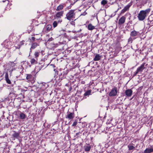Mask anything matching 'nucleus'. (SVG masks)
<instances>
[{
    "label": "nucleus",
    "instance_id": "nucleus-32",
    "mask_svg": "<svg viewBox=\"0 0 153 153\" xmlns=\"http://www.w3.org/2000/svg\"><path fill=\"white\" fill-rule=\"evenodd\" d=\"M4 74V73H2L0 72V81L3 79V76Z\"/></svg>",
    "mask_w": 153,
    "mask_h": 153
},
{
    "label": "nucleus",
    "instance_id": "nucleus-30",
    "mask_svg": "<svg viewBox=\"0 0 153 153\" xmlns=\"http://www.w3.org/2000/svg\"><path fill=\"white\" fill-rule=\"evenodd\" d=\"M81 132H79L78 133H76V135L75 136V137H76V138H78L79 136L80 135V134H81Z\"/></svg>",
    "mask_w": 153,
    "mask_h": 153
},
{
    "label": "nucleus",
    "instance_id": "nucleus-38",
    "mask_svg": "<svg viewBox=\"0 0 153 153\" xmlns=\"http://www.w3.org/2000/svg\"><path fill=\"white\" fill-rule=\"evenodd\" d=\"M53 70L55 72V75H58V71L56 70L55 69H54Z\"/></svg>",
    "mask_w": 153,
    "mask_h": 153
},
{
    "label": "nucleus",
    "instance_id": "nucleus-1",
    "mask_svg": "<svg viewBox=\"0 0 153 153\" xmlns=\"http://www.w3.org/2000/svg\"><path fill=\"white\" fill-rule=\"evenodd\" d=\"M150 11V8L147 9L145 10H141L137 16L138 20L140 21L144 20Z\"/></svg>",
    "mask_w": 153,
    "mask_h": 153
},
{
    "label": "nucleus",
    "instance_id": "nucleus-20",
    "mask_svg": "<svg viewBox=\"0 0 153 153\" xmlns=\"http://www.w3.org/2000/svg\"><path fill=\"white\" fill-rule=\"evenodd\" d=\"M87 28L89 30H92L95 28V27L92 25L91 24H89Z\"/></svg>",
    "mask_w": 153,
    "mask_h": 153
},
{
    "label": "nucleus",
    "instance_id": "nucleus-7",
    "mask_svg": "<svg viewBox=\"0 0 153 153\" xmlns=\"http://www.w3.org/2000/svg\"><path fill=\"white\" fill-rule=\"evenodd\" d=\"M74 117V114L73 112H68V114L66 116V118H68L69 120H71L73 119Z\"/></svg>",
    "mask_w": 153,
    "mask_h": 153
},
{
    "label": "nucleus",
    "instance_id": "nucleus-24",
    "mask_svg": "<svg viewBox=\"0 0 153 153\" xmlns=\"http://www.w3.org/2000/svg\"><path fill=\"white\" fill-rule=\"evenodd\" d=\"M62 22V20H59L58 22L57 21H54L53 23V25L54 27H56L57 26V24L58 23H61Z\"/></svg>",
    "mask_w": 153,
    "mask_h": 153
},
{
    "label": "nucleus",
    "instance_id": "nucleus-45",
    "mask_svg": "<svg viewBox=\"0 0 153 153\" xmlns=\"http://www.w3.org/2000/svg\"><path fill=\"white\" fill-rule=\"evenodd\" d=\"M137 1H139L140 0H136Z\"/></svg>",
    "mask_w": 153,
    "mask_h": 153
},
{
    "label": "nucleus",
    "instance_id": "nucleus-15",
    "mask_svg": "<svg viewBox=\"0 0 153 153\" xmlns=\"http://www.w3.org/2000/svg\"><path fill=\"white\" fill-rule=\"evenodd\" d=\"M13 133L12 134V136L16 138H18L19 137L20 133L19 132H17L16 131H13Z\"/></svg>",
    "mask_w": 153,
    "mask_h": 153
},
{
    "label": "nucleus",
    "instance_id": "nucleus-34",
    "mask_svg": "<svg viewBox=\"0 0 153 153\" xmlns=\"http://www.w3.org/2000/svg\"><path fill=\"white\" fill-rule=\"evenodd\" d=\"M139 72L138 71H137V70L136 71H135V72L134 73L133 76H135L137 74H139Z\"/></svg>",
    "mask_w": 153,
    "mask_h": 153
},
{
    "label": "nucleus",
    "instance_id": "nucleus-19",
    "mask_svg": "<svg viewBox=\"0 0 153 153\" xmlns=\"http://www.w3.org/2000/svg\"><path fill=\"white\" fill-rule=\"evenodd\" d=\"M153 152V149L147 148L144 151V153H150Z\"/></svg>",
    "mask_w": 153,
    "mask_h": 153
},
{
    "label": "nucleus",
    "instance_id": "nucleus-35",
    "mask_svg": "<svg viewBox=\"0 0 153 153\" xmlns=\"http://www.w3.org/2000/svg\"><path fill=\"white\" fill-rule=\"evenodd\" d=\"M62 73H63V76H65L68 73V72L63 71L62 72Z\"/></svg>",
    "mask_w": 153,
    "mask_h": 153
},
{
    "label": "nucleus",
    "instance_id": "nucleus-29",
    "mask_svg": "<svg viewBox=\"0 0 153 153\" xmlns=\"http://www.w3.org/2000/svg\"><path fill=\"white\" fill-rule=\"evenodd\" d=\"M39 39L36 38V37H32L31 39V41L33 42H35L36 41V40H38Z\"/></svg>",
    "mask_w": 153,
    "mask_h": 153
},
{
    "label": "nucleus",
    "instance_id": "nucleus-5",
    "mask_svg": "<svg viewBox=\"0 0 153 153\" xmlns=\"http://www.w3.org/2000/svg\"><path fill=\"white\" fill-rule=\"evenodd\" d=\"M139 32L134 30L131 31L130 35L131 37L133 38V39H135L139 36Z\"/></svg>",
    "mask_w": 153,
    "mask_h": 153
},
{
    "label": "nucleus",
    "instance_id": "nucleus-8",
    "mask_svg": "<svg viewBox=\"0 0 153 153\" xmlns=\"http://www.w3.org/2000/svg\"><path fill=\"white\" fill-rule=\"evenodd\" d=\"M132 91L131 89H128L126 90L125 94L127 97H131L132 94Z\"/></svg>",
    "mask_w": 153,
    "mask_h": 153
},
{
    "label": "nucleus",
    "instance_id": "nucleus-10",
    "mask_svg": "<svg viewBox=\"0 0 153 153\" xmlns=\"http://www.w3.org/2000/svg\"><path fill=\"white\" fill-rule=\"evenodd\" d=\"M39 42H34L32 44L31 46L30 49V52H31V51L33 50L37 46H39Z\"/></svg>",
    "mask_w": 153,
    "mask_h": 153
},
{
    "label": "nucleus",
    "instance_id": "nucleus-46",
    "mask_svg": "<svg viewBox=\"0 0 153 153\" xmlns=\"http://www.w3.org/2000/svg\"><path fill=\"white\" fill-rule=\"evenodd\" d=\"M153 22V21H151L150 22V23H151V22Z\"/></svg>",
    "mask_w": 153,
    "mask_h": 153
},
{
    "label": "nucleus",
    "instance_id": "nucleus-17",
    "mask_svg": "<svg viewBox=\"0 0 153 153\" xmlns=\"http://www.w3.org/2000/svg\"><path fill=\"white\" fill-rule=\"evenodd\" d=\"M19 116L20 119L22 120H24L26 117V115L21 112H20Z\"/></svg>",
    "mask_w": 153,
    "mask_h": 153
},
{
    "label": "nucleus",
    "instance_id": "nucleus-40",
    "mask_svg": "<svg viewBox=\"0 0 153 153\" xmlns=\"http://www.w3.org/2000/svg\"><path fill=\"white\" fill-rule=\"evenodd\" d=\"M24 42H25V41H22L21 42H20V45L21 46L22 45H23L24 44Z\"/></svg>",
    "mask_w": 153,
    "mask_h": 153
},
{
    "label": "nucleus",
    "instance_id": "nucleus-16",
    "mask_svg": "<svg viewBox=\"0 0 153 153\" xmlns=\"http://www.w3.org/2000/svg\"><path fill=\"white\" fill-rule=\"evenodd\" d=\"M102 56L101 55H100L99 54H97L96 55L95 57L94 58V61H97L99 60Z\"/></svg>",
    "mask_w": 153,
    "mask_h": 153
},
{
    "label": "nucleus",
    "instance_id": "nucleus-27",
    "mask_svg": "<svg viewBox=\"0 0 153 153\" xmlns=\"http://www.w3.org/2000/svg\"><path fill=\"white\" fill-rule=\"evenodd\" d=\"M15 70V68H14L13 67H10V69L9 70H8V71H9V72L10 73V75L11 76V74H12V71L14 70Z\"/></svg>",
    "mask_w": 153,
    "mask_h": 153
},
{
    "label": "nucleus",
    "instance_id": "nucleus-28",
    "mask_svg": "<svg viewBox=\"0 0 153 153\" xmlns=\"http://www.w3.org/2000/svg\"><path fill=\"white\" fill-rule=\"evenodd\" d=\"M107 3V1L106 0H103L101 2V4L103 6L105 5Z\"/></svg>",
    "mask_w": 153,
    "mask_h": 153
},
{
    "label": "nucleus",
    "instance_id": "nucleus-22",
    "mask_svg": "<svg viewBox=\"0 0 153 153\" xmlns=\"http://www.w3.org/2000/svg\"><path fill=\"white\" fill-rule=\"evenodd\" d=\"M134 145L133 143L128 145V150H131L134 149L135 147L134 146Z\"/></svg>",
    "mask_w": 153,
    "mask_h": 153
},
{
    "label": "nucleus",
    "instance_id": "nucleus-44",
    "mask_svg": "<svg viewBox=\"0 0 153 153\" xmlns=\"http://www.w3.org/2000/svg\"><path fill=\"white\" fill-rule=\"evenodd\" d=\"M134 97H132L131 99V100H132V99Z\"/></svg>",
    "mask_w": 153,
    "mask_h": 153
},
{
    "label": "nucleus",
    "instance_id": "nucleus-47",
    "mask_svg": "<svg viewBox=\"0 0 153 153\" xmlns=\"http://www.w3.org/2000/svg\"><path fill=\"white\" fill-rule=\"evenodd\" d=\"M152 24H153V22L152 23Z\"/></svg>",
    "mask_w": 153,
    "mask_h": 153
},
{
    "label": "nucleus",
    "instance_id": "nucleus-2",
    "mask_svg": "<svg viewBox=\"0 0 153 153\" xmlns=\"http://www.w3.org/2000/svg\"><path fill=\"white\" fill-rule=\"evenodd\" d=\"M74 10H70L66 15V18L68 20L70 21L71 20H73L75 18V13H74Z\"/></svg>",
    "mask_w": 153,
    "mask_h": 153
},
{
    "label": "nucleus",
    "instance_id": "nucleus-6",
    "mask_svg": "<svg viewBox=\"0 0 153 153\" xmlns=\"http://www.w3.org/2000/svg\"><path fill=\"white\" fill-rule=\"evenodd\" d=\"M132 5V2L128 4H127L126 6L124 8L121 10V14L123 13L126 11L128 10L130 7Z\"/></svg>",
    "mask_w": 153,
    "mask_h": 153
},
{
    "label": "nucleus",
    "instance_id": "nucleus-26",
    "mask_svg": "<svg viewBox=\"0 0 153 153\" xmlns=\"http://www.w3.org/2000/svg\"><path fill=\"white\" fill-rule=\"evenodd\" d=\"M134 39H133V38L130 37L128 39V43L130 44L132 43Z\"/></svg>",
    "mask_w": 153,
    "mask_h": 153
},
{
    "label": "nucleus",
    "instance_id": "nucleus-13",
    "mask_svg": "<svg viewBox=\"0 0 153 153\" xmlns=\"http://www.w3.org/2000/svg\"><path fill=\"white\" fill-rule=\"evenodd\" d=\"M87 145L84 146V150L85 152H89L91 149V146L90 144H87Z\"/></svg>",
    "mask_w": 153,
    "mask_h": 153
},
{
    "label": "nucleus",
    "instance_id": "nucleus-37",
    "mask_svg": "<svg viewBox=\"0 0 153 153\" xmlns=\"http://www.w3.org/2000/svg\"><path fill=\"white\" fill-rule=\"evenodd\" d=\"M77 122L76 121H74L73 123L72 126H76L77 125Z\"/></svg>",
    "mask_w": 153,
    "mask_h": 153
},
{
    "label": "nucleus",
    "instance_id": "nucleus-48",
    "mask_svg": "<svg viewBox=\"0 0 153 153\" xmlns=\"http://www.w3.org/2000/svg\"><path fill=\"white\" fill-rule=\"evenodd\" d=\"M61 70V69H60V71Z\"/></svg>",
    "mask_w": 153,
    "mask_h": 153
},
{
    "label": "nucleus",
    "instance_id": "nucleus-11",
    "mask_svg": "<svg viewBox=\"0 0 153 153\" xmlns=\"http://www.w3.org/2000/svg\"><path fill=\"white\" fill-rule=\"evenodd\" d=\"M52 26L51 25H47L45 28V30L47 33L52 30Z\"/></svg>",
    "mask_w": 153,
    "mask_h": 153
},
{
    "label": "nucleus",
    "instance_id": "nucleus-39",
    "mask_svg": "<svg viewBox=\"0 0 153 153\" xmlns=\"http://www.w3.org/2000/svg\"><path fill=\"white\" fill-rule=\"evenodd\" d=\"M86 14H87V13L85 12V11L83 13L81 14V15H82V16H85Z\"/></svg>",
    "mask_w": 153,
    "mask_h": 153
},
{
    "label": "nucleus",
    "instance_id": "nucleus-31",
    "mask_svg": "<svg viewBox=\"0 0 153 153\" xmlns=\"http://www.w3.org/2000/svg\"><path fill=\"white\" fill-rule=\"evenodd\" d=\"M35 58L36 59L39 56V52H36L34 54Z\"/></svg>",
    "mask_w": 153,
    "mask_h": 153
},
{
    "label": "nucleus",
    "instance_id": "nucleus-33",
    "mask_svg": "<svg viewBox=\"0 0 153 153\" xmlns=\"http://www.w3.org/2000/svg\"><path fill=\"white\" fill-rule=\"evenodd\" d=\"M148 0H143L141 2L142 4L144 5L147 3Z\"/></svg>",
    "mask_w": 153,
    "mask_h": 153
},
{
    "label": "nucleus",
    "instance_id": "nucleus-14",
    "mask_svg": "<svg viewBox=\"0 0 153 153\" xmlns=\"http://www.w3.org/2000/svg\"><path fill=\"white\" fill-rule=\"evenodd\" d=\"M91 90H89L85 92L83 95L84 98H86V97H88L89 95H91Z\"/></svg>",
    "mask_w": 153,
    "mask_h": 153
},
{
    "label": "nucleus",
    "instance_id": "nucleus-43",
    "mask_svg": "<svg viewBox=\"0 0 153 153\" xmlns=\"http://www.w3.org/2000/svg\"><path fill=\"white\" fill-rule=\"evenodd\" d=\"M51 65L52 66V67L54 68L55 67V66L53 64H51Z\"/></svg>",
    "mask_w": 153,
    "mask_h": 153
},
{
    "label": "nucleus",
    "instance_id": "nucleus-4",
    "mask_svg": "<svg viewBox=\"0 0 153 153\" xmlns=\"http://www.w3.org/2000/svg\"><path fill=\"white\" fill-rule=\"evenodd\" d=\"M117 89L116 87H114L110 92L109 95L110 97L115 96L117 95Z\"/></svg>",
    "mask_w": 153,
    "mask_h": 153
},
{
    "label": "nucleus",
    "instance_id": "nucleus-41",
    "mask_svg": "<svg viewBox=\"0 0 153 153\" xmlns=\"http://www.w3.org/2000/svg\"><path fill=\"white\" fill-rule=\"evenodd\" d=\"M42 90H44L45 89V88H44V87L45 86V85L42 84Z\"/></svg>",
    "mask_w": 153,
    "mask_h": 153
},
{
    "label": "nucleus",
    "instance_id": "nucleus-12",
    "mask_svg": "<svg viewBox=\"0 0 153 153\" xmlns=\"http://www.w3.org/2000/svg\"><path fill=\"white\" fill-rule=\"evenodd\" d=\"M5 80L7 83L8 84H10L11 83V81L9 79L8 73L7 72H6L5 73Z\"/></svg>",
    "mask_w": 153,
    "mask_h": 153
},
{
    "label": "nucleus",
    "instance_id": "nucleus-3",
    "mask_svg": "<svg viewBox=\"0 0 153 153\" xmlns=\"http://www.w3.org/2000/svg\"><path fill=\"white\" fill-rule=\"evenodd\" d=\"M147 65L145 62H143L140 67L137 68V70L139 73L141 74L143 70L146 68V67Z\"/></svg>",
    "mask_w": 153,
    "mask_h": 153
},
{
    "label": "nucleus",
    "instance_id": "nucleus-23",
    "mask_svg": "<svg viewBox=\"0 0 153 153\" xmlns=\"http://www.w3.org/2000/svg\"><path fill=\"white\" fill-rule=\"evenodd\" d=\"M37 58L34 59L33 58L30 60V62L31 64H34L37 63Z\"/></svg>",
    "mask_w": 153,
    "mask_h": 153
},
{
    "label": "nucleus",
    "instance_id": "nucleus-18",
    "mask_svg": "<svg viewBox=\"0 0 153 153\" xmlns=\"http://www.w3.org/2000/svg\"><path fill=\"white\" fill-rule=\"evenodd\" d=\"M63 13V11H61L60 12H57L56 14V17L59 18H61L62 16Z\"/></svg>",
    "mask_w": 153,
    "mask_h": 153
},
{
    "label": "nucleus",
    "instance_id": "nucleus-25",
    "mask_svg": "<svg viewBox=\"0 0 153 153\" xmlns=\"http://www.w3.org/2000/svg\"><path fill=\"white\" fill-rule=\"evenodd\" d=\"M64 7L63 4H60L57 7V9H56V10L57 11H59L63 9Z\"/></svg>",
    "mask_w": 153,
    "mask_h": 153
},
{
    "label": "nucleus",
    "instance_id": "nucleus-21",
    "mask_svg": "<svg viewBox=\"0 0 153 153\" xmlns=\"http://www.w3.org/2000/svg\"><path fill=\"white\" fill-rule=\"evenodd\" d=\"M26 79L29 81H31L33 79L32 75L30 74H27Z\"/></svg>",
    "mask_w": 153,
    "mask_h": 153
},
{
    "label": "nucleus",
    "instance_id": "nucleus-36",
    "mask_svg": "<svg viewBox=\"0 0 153 153\" xmlns=\"http://www.w3.org/2000/svg\"><path fill=\"white\" fill-rule=\"evenodd\" d=\"M63 75L62 73H61L59 74V78H61V79L62 80L63 79V78L62 77V75Z\"/></svg>",
    "mask_w": 153,
    "mask_h": 153
},
{
    "label": "nucleus",
    "instance_id": "nucleus-42",
    "mask_svg": "<svg viewBox=\"0 0 153 153\" xmlns=\"http://www.w3.org/2000/svg\"><path fill=\"white\" fill-rule=\"evenodd\" d=\"M9 0H6L5 1H3V2H5V1H7V3H8L9 2Z\"/></svg>",
    "mask_w": 153,
    "mask_h": 153
},
{
    "label": "nucleus",
    "instance_id": "nucleus-9",
    "mask_svg": "<svg viewBox=\"0 0 153 153\" xmlns=\"http://www.w3.org/2000/svg\"><path fill=\"white\" fill-rule=\"evenodd\" d=\"M126 19V18L124 16H122L119 20L118 24L120 25L123 24L125 22Z\"/></svg>",
    "mask_w": 153,
    "mask_h": 153
}]
</instances>
